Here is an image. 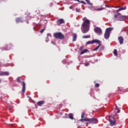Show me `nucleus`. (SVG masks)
I'll use <instances>...</instances> for the list:
<instances>
[{
    "instance_id": "1",
    "label": "nucleus",
    "mask_w": 128,
    "mask_h": 128,
    "mask_svg": "<svg viewBox=\"0 0 128 128\" xmlns=\"http://www.w3.org/2000/svg\"><path fill=\"white\" fill-rule=\"evenodd\" d=\"M90 24V22L88 19L84 20V22L82 24V32L83 34H86L89 31Z\"/></svg>"
},
{
    "instance_id": "2",
    "label": "nucleus",
    "mask_w": 128,
    "mask_h": 128,
    "mask_svg": "<svg viewBox=\"0 0 128 128\" xmlns=\"http://www.w3.org/2000/svg\"><path fill=\"white\" fill-rule=\"evenodd\" d=\"M82 122H87V124H96L98 120V119L96 118H84V119H81L80 120Z\"/></svg>"
},
{
    "instance_id": "3",
    "label": "nucleus",
    "mask_w": 128,
    "mask_h": 128,
    "mask_svg": "<svg viewBox=\"0 0 128 128\" xmlns=\"http://www.w3.org/2000/svg\"><path fill=\"white\" fill-rule=\"evenodd\" d=\"M113 30V28L110 27L109 28H107L105 31V33L104 34V37L106 40H108L110 35L111 32Z\"/></svg>"
},
{
    "instance_id": "4",
    "label": "nucleus",
    "mask_w": 128,
    "mask_h": 128,
    "mask_svg": "<svg viewBox=\"0 0 128 128\" xmlns=\"http://www.w3.org/2000/svg\"><path fill=\"white\" fill-rule=\"evenodd\" d=\"M54 36L56 38H58L59 40H64L65 38L64 35V34H62L61 32H56V33H54Z\"/></svg>"
},
{
    "instance_id": "5",
    "label": "nucleus",
    "mask_w": 128,
    "mask_h": 128,
    "mask_svg": "<svg viewBox=\"0 0 128 128\" xmlns=\"http://www.w3.org/2000/svg\"><path fill=\"white\" fill-rule=\"evenodd\" d=\"M108 117L110 126H114L116 124V120H114V116H110Z\"/></svg>"
},
{
    "instance_id": "6",
    "label": "nucleus",
    "mask_w": 128,
    "mask_h": 128,
    "mask_svg": "<svg viewBox=\"0 0 128 128\" xmlns=\"http://www.w3.org/2000/svg\"><path fill=\"white\" fill-rule=\"evenodd\" d=\"M100 42L101 41H100V40H98V39H94V40H92V41H88V42H86V44H90L94 43L100 44Z\"/></svg>"
},
{
    "instance_id": "7",
    "label": "nucleus",
    "mask_w": 128,
    "mask_h": 128,
    "mask_svg": "<svg viewBox=\"0 0 128 128\" xmlns=\"http://www.w3.org/2000/svg\"><path fill=\"white\" fill-rule=\"evenodd\" d=\"M94 31L98 35H101L102 34V30L101 28H99V27H96V28H94Z\"/></svg>"
},
{
    "instance_id": "8",
    "label": "nucleus",
    "mask_w": 128,
    "mask_h": 128,
    "mask_svg": "<svg viewBox=\"0 0 128 128\" xmlns=\"http://www.w3.org/2000/svg\"><path fill=\"white\" fill-rule=\"evenodd\" d=\"M65 21L63 18H59L56 21V24L58 26H60L61 24H64Z\"/></svg>"
},
{
    "instance_id": "9",
    "label": "nucleus",
    "mask_w": 128,
    "mask_h": 128,
    "mask_svg": "<svg viewBox=\"0 0 128 128\" xmlns=\"http://www.w3.org/2000/svg\"><path fill=\"white\" fill-rule=\"evenodd\" d=\"M120 16V12H118L117 14H115L114 20L119 21Z\"/></svg>"
},
{
    "instance_id": "10",
    "label": "nucleus",
    "mask_w": 128,
    "mask_h": 128,
    "mask_svg": "<svg viewBox=\"0 0 128 128\" xmlns=\"http://www.w3.org/2000/svg\"><path fill=\"white\" fill-rule=\"evenodd\" d=\"M16 22H23L24 20L22 17H18L16 18Z\"/></svg>"
},
{
    "instance_id": "11",
    "label": "nucleus",
    "mask_w": 128,
    "mask_h": 128,
    "mask_svg": "<svg viewBox=\"0 0 128 128\" xmlns=\"http://www.w3.org/2000/svg\"><path fill=\"white\" fill-rule=\"evenodd\" d=\"M126 19V16H122L120 14V18L118 21H124Z\"/></svg>"
},
{
    "instance_id": "12",
    "label": "nucleus",
    "mask_w": 128,
    "mask_h": 128,
    "mask_svg": "<svg viewBox=\"0 0 128 128\" xmlns=\"http://www.w3.org/2000/svg\"><path fill=\"white\" fill-rule=\"evenodd\" d=\"M22 92L23 94L25 93V92H26V83L24 82H22Z\"/></svg>"
},
{
    "instance_id": "13",
    "label": "nucleus",
    "mask_w": 128,
    "mask_h": 128,
    "mask_svg": "<svg viewBox=\"0 0 128 128\" xmlns=\"http://www.w3.org/2000/svg\"><path fill=\"white\" fill-rule=\"evenodd\" d=\"M118 40L120 42V44H124V39L123 37H122V36H120V37L118 38Z\"/></svg>"
},
{
    "instance_id": "14",
    "label": "nucleus",
    "mask_w": 128,
    "mask_h": 128,
    "mask_svg": "<svg viewBox=\"0 0 128 128\" xmlns=\"http://www.w3.org/2000/svg\"><path fill=\"white\" fill-rule=\"evenodd\" d=\"M88 52H89V50H88V49H84V50L81 51L80 54L82 55V54H84V53H86Z\"/></svg>"
},
{
    "instance_id": "15",
    "label": "nucleus",
    "mask_w": 128,
    "mask_h": 128,
    "mask_svg": "<svg viewBox=\"0 0 128 128\" xmlns=\"http://www.w3.org/2000/svg\"><path fill=\"white\" fill-rule=\"evenodd\" d=\"M44 104V100H40L37 102V104L38 106H41L42 105Z\"/></svg>"
},
{
    "instance_id": "16",
    "label": "nucleus",
    "mask_w": 128,
    "mask_h": 128,
    "mask_svg": "<svg viewBox=\"0 0 128 128\" xmlns=\"http://www.w3.org/2000/svg\"><path fill=\"white\" fill-rule=\"evenodd\" d=\"M100 43H101V42L100 43H98V46H97L96 47V48H94L93 49L94 51H96L100 48V45H101Z\"/></svg>"
},
{
    "instance_id": "17",
    "label": "nucleus",
    "mask_w": 128,
    "mask_h": 128,
    "mask_svg": "<svg viewBox=\"0 0 128 128\" xmlns=\"http://www.w3.org/2000/svg\"><path fill=\"white\" fill-rule=\"evenodd\" d=\"M126 9V7H122L119 8L118 10H116V12H120L123 10H125Z\"/></svg>"
},
{
    "instance_id": "18",
    "label": "nucleus",
    "mask_w": 128,
    "mask_h": 128,
    "mask_svg": "<svg viewBox=\"0 0 128 128\" xmlns=\"http://www.w3.org/2000/svg\"><path fill=\"white\" fill-rule=\"evenodd\" d=\"M77 39V35L76 34H73L72 42H75Z\"/></svg>"
},
{
    "instance_id": "19",
    "label": "nucleus",
    "mask_w": 128,
    "mask_h": 128,
    "mask_svg": "<svg viewBox=\"0 0 128 128\" xmlns=\"http://www.w3.org/2000/svg\"><path fill=\"white\" fill-rule=\"evenodd\" d=\"M90 38V35H84V36H82V38Z\"/></svg>"
},
{
    "instance_id": "20",
    "label": "nucleus",
    "mask_w": 128,
    "mask_h": 128,
    "mask_svg": "<svg viewBox=\"0 0 128 128\" xmlns=\"http://www.w3.org/2000/svg\"><path fill=\"white\" fill-rule=\"evenodd\" d=\"M21 80H22V78L20 77L16 79V81L18 83H22V82Z\"/></svg>"
},
{
    "instance_id": "21",
    "label": "nucleus",
    "mask_w": 128,
    "mask_h": 128,
    "mask_svg": "<svg viewBox=\"0 0 128 128\" xmlns=\"http://www.w3.org/2000/svg\"><path fill=\"white\" fill-rule=\"evenodd\" d=\"M114 54L116 56H118V51H117L116 49L114 50Z\"/></svg>"
},
{
    "instance_id": "22",
    "label": "nucleus",
    "mask_w": 128,
    "mask_h": 128,
    "mask_svg": "<svg viewBox=\"0 0 128 128\" xmlns=\"http://www.w3.org/2000/svg\"><path fill=\"white\" fill-rule=\"evenodd\" d=\"M69 118L72 120H74V114H69Z\"/></svg>"
},
{
    "instance_id": "23",
    "label": "nucleus",
    "mask_w": 128,
    "mask_h": 128,
    "mask_svg": "<svg viewBox=\"0 0 128 128\" xmlns=\"http://www.w3.org/2000/svg\"><path fill=\"white\" fill-rule=\"evenodd\" d=\"M116 110H117V114H119L120 112V110L118 108V106H116Z\"/></svg>"
},
{
    "instance_id": "24",
    "label": "nucleus",
    "mask_w": 128,
    "mask_h": 128,
    "mask_svg": "<svg viewBox=\"0 0 128 128\" xmlns=\"http://www.w3.org/2000/svg\"><path fill=\"white\" fill-rule=\"evenodd\" d=\"M86 3L90 6H92V4L90 2V0H86Z\"/></svg>"
},
{
    "instance_id": "25",
    "label": "nucleus",
    "mask_w": 128,
    "mask_h": 128,
    "mask_svg": "<svg viewBox=\"0 0 128 128\" xmlns=\"http://www.w3.org/2000/svg\"><path fill=\"white\" fill-rule=\"evenodd\" d=\"M76 12H80V11H81V9L79 8H76Z\"/></svg>"
},
{
    "instance_id": "26",
    "label": "nucleus",
    "mask_w": 128,
    "mask_h": 128,
    "mask_svg": "<svg viewBox=\"0 0 128 128\" xmlns=\"http://www.w3.org/2000/svg\"><path fill=\"white\" fill-rule=\"evenodd\" d=\"M104 10V8L100 7V8H97L96 10L99 11V10Z\"/></svg>"
},
{
    "instance_id": "27",
    "label": "nucleus",
    "mask_w": 128,
    "mask_h": 128,
    "mask_svg": "<svg viewBox=\"0 0 128 128\" xmlns=\"http://www.w3.org/2000/svg\"><path fill=\"white\" fill-rule=\"evenodd\" d=\"M84 116H85V113L82 112L81 115V118H82V119H84Z\"/></svg>"
},
{
    "instance_id": "28",
    "label": "nucleus",
    "mask_w": 128,
    "mask_h": 128,
    "mask_svg": "<svg viewBox=\"0 0 128 128\" xmlns=\"http://www.w3.org/2000/svg\"><path fill=\"white\" fill-rule=\"evenodd\" d=\"M79 2H80L84 4H86V3L84 0H80Z\"/></svg>"
},
{
    "instance_id": "29",
    "label": "nucleus",
    "mask_w": 128,
    "mask_h": 128,
    "mask_svg": "<svg viewBox=\"0 0 128 128\" xmlns=\"http://www.w3.org/2000/svg\"><path fill=\"white\" fill-rule=\"evenodd\" d=\"M4 76H8L9 72H4Z\"/></svg>"
},
{
    "instance_id": "30",
    "label": "nucleus",
    "mask_w": 128,
    "mask_h": 128,
    "mask_svg": "<svg viewBox=\"0 0 128 128\" xmlns=\"http://www.w3.org/2000/svg\"><path fill=\"white\" fill-rule=\"evenodd\" d=\"M95 86H96V88H99L100 86V84H95Z\"/></svg>"
},
{
    "instance_id": "31",
    "label": "nucleus",
    "mask_w": 128,
    "mask_h": 128,
    "mask_svg": "<svg viewBox=\"0 0 128 128\" xmlns=\"http://www.w3.org/2000/svg\"><path fill=\"white\" fill-rule=\"evenodd\" d=\"M4 76V72H0V76Z\"/></svg>"
},
{
    "instance_id": "32",
    "label": "nucleus",
    "mask_w": 128,
    "mask_h": 128,
    "mask_svg": "<svg viewBox=\"0 0 128 128\" xmlns=\"http://www.w3.org/2000/svg\"><path fill=\"white\" fill-rule=\"evenodd\" d=\"M44 30H45V29H42V30H41L40 31V32L41 34L43 33L44 32Z\"/></svg>"
},
{
    "instance_id": "33",
    "label": "nucleus",
    "mask_w": 128,
    "mask_h": 128,
    "mask_svg": "<svg viewBox=\"0 0 128 128\" xmlns=\"http://www.w3.org/2000/svg\"><path fill=\"white\" fill-rule=\"evenodd\" d=\"M73 8H74L73 6H69V8L70 9V10L72 9Z\"/></svg>"
},
{
    "instance_id": "34",
    "label": "nucleus",
    "mask_w": 128,
    "mask_h": 128,
    "mask_svg": "<svg viewBox=\"0 0 128 128\" xmlns=\"http://www.w3.org/2000/svg\"><path fill=\"white\" fill-rule=\"evenodd\" d=\"M84 49V47H80V50H82Z\"/></svg>"
},
{
    "instance_id": "35",
    "label": "nucleus",
    "mask_w": 128,
    "mask_h": 128,
    "mask_svg": "<svg viewBox=\"0 0 128 128\" xmlns=\"http://www.w3.org/2000/svg\"><path fill=\"white\" fill-rule=\"evenodd\" d=\"M89 65V64H84L85 66H88Z\"/></svg>"
},
{
    "instance_id": "36",
    "label": "nucleus",
    "mask_w": 128,
    "mask_h": 128,
    "mask_svg": "<svg viewBox=\"0 0 128 128\" xmlns=\"http://www.w3.org/2000/svg\"><path fill=\"white\" fill-rule=\"evenodd\" d=\"M74 1H77V2H80V0H74Z\"/></svg>"
},
{
    "instance_id": "37",
    "label": "nucleus",
    "mask_w": 128,
    "mask_h": 128,
    "mask_svg": "<svg viewBox=\"0 0 128 128\" xmlns=\"http://www.w3.org/2000/svg\"><path fill=\"white\" fill-rule=\"evenodd\" d=\"M118 90H119V91H120V92H122V90H120V89H119Z\"/></svg>"
},
{
    "instance_id": "38",
    "label": "nucleus",
    "mask_w": 128,
    "mask_h": 128,
    "mask_svg": "<svg viewBox=\"0 0 128 128\" xmlns=\"http://www.w3.org/2000/svg\"><path fill=\"white\" fill-rule=\"evenodd\" d=\"M2 82V80L0 79V83Z\"/></svg>"
},
{
    "instance_id": "39",
    "label": "nucleus",
    "mask_w": 128,
    "mask_h": 128,
    "mask_svg": "<svg viewBox=\"0 0 128 128\" xmlns=\"http://www.w3.org/2000/svg\"><path fill=\"white\" fill-rule=\"evenodd\" d=\"M12 125H13V124H11V126H12Z\"/></svg>"
}]
</instances>
